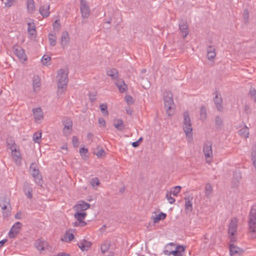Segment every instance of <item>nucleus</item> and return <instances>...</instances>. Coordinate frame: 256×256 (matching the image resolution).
I'll return each instance as SVG.
<instances>
[{
  "instance_id": "obj_30",
  "label": "nucleus",
  "mask_w": 256,
  "mask_h": 256,
  "mask_svg": "<svg viewBox=\"0 0 256 256\" xmlns=\"http://www.w3.org/2000/svg\"><path fill=\"white\" fill-rule=\"evenodd\" d=\"M6 144L8 148L10 150L18 146L16 144L14 140L12 138H7Z\"/></svg>"
},
{
  "instance_id": "obj_22",
  "label": "nucleus",
  "mask_w": 256,
  "mask_h": 256,
  "mask_svg": "<svg viewBox=\"0 0 256 256\" xmlns=\"http://www.w3.org/2000/svg\"><path fill=\"white\" fill-rule=\"evenodd\" d=\"M70 42L68 33H62L61 36L60 43L62 48H64Z\"/></svg>"
},
{
  "instance_id": "obj_35",
  "label": "nucleus",
  "mask_w": 256,
  "mask_h": 256,
  "mask_svg": "<svg viewBox=\"0 0 256 256\" xmlns=\"http://www.w3.org/2000/svg\"><path fill=\"white\" fill-rule=\"evenodd\" d=\"M166 214L165 213L162 212L159 213L158 215L156 216L155 218H154V222L156 223L160 220H164L166 218Z\"/></svg>"
},
{
  "instance_id": "obj_12",
  "label": "nucleus",
  "mask_w": 256,
  "mask_h": 256,
  "mask_svg": "<svg viewBox=\"0 0 256 256\" xmlns=\"http://www.w3.org/2000/svg\"><path fill=\"white\" fill-rule=\"evenodd\" d=\"M22 225L20 222H16L12 226L8 234L10 238H14L19 233Z\"/></svg>"
},
{
  "instance_id": "obj_64",
  "label": "nucleus",
  "mask_w": 256,
  "mask_h": 256,
  "mask_svg": "<svg viewBox=\"0 0 256 256\" xmlns=\"http://www.w3.org/2000/svg\"><path fill=\"white\" fill-rule=\"evenodd\" d=\"M252 160L256 159V150H252Z\"/></svg>"
},
{
  "instance_id": "obj_34",
  "label": "nucleus",
  "mask_w": 256,
  "mask_h": 256,
  "mask_svg": "<svg viewBox=\"0 0 256 256\" xmlns=\"http://www.w3.org/2000/svg\"><path fill=\"white\" fill-rule=\"evenodd\" d=\"M74 238V235L72 233L66 232L64 238H61V240L63 242H70Z\"/></svg>"
},
{
  "instance_id": "obj_20",
  "label": "nucleus",
  "mask_w": 256,
  "mask_h": 256,
  "mask_svg": "<svg viewBox=\"0 0 256 256\" xmlns=\"http://www.w3.org/2000/svg\"><path fill=\"white\" fill-rule=\"evenodd\" d=\"M106 74L111 77L112 80H118V72L116 68L110 69L106 72Z\"/></svg>"
},
{
  "instance_id": "obj_57",
  "label": "nucleus",
  "mask_w": 256,
  "mask_h": 256,
  "mask_svg": "<svg viewBox=\"0 0 256 256\" xmlns=\"http://www.w3.org/2000/svg\"><path fill=\"white\" fill-rule=\"evenodd\" d=\"M104 154V151L102 148H100L96 154L98 158H100L103 156Z\"/></svg>"
},
{
  "instance_id": "obj_56",
  "label": "nucleus",
  "mask_w": 256,
  "mask_h": 256,
  "mask_svg": "<svg viewBox=\"0 0 256 256\" xmlns=\"http://www.w3.org/2000/svg\"><path fill=\"white\" fill-rule=\"evenodd\" d=\"M2 1L6 6H10L12 4V0H2Z\"/></svg>"
},
{
  "instance_id": "obj_51",
  "label": "nucleus",
  "mask_w": 256,
  "mask_h": 256,
  "mask_svg": "<svg viewBox=\"0 0 256 256\" xmlns=\"http://www.w3.org/2000/svg\"><path fill=\"white\" fill-rule=\"evenodd\" d=\"M88 152V150L84 147L81 148L80 150V153L82 156H84Z\"/></svg>"
},
{
  "instance_id": "obj_14",
  "label": "nucleus",
  "mask_w": 256,
  "mask_h": 256,
  "mask_svg": "<svg viewBox=\"0 0 256 256\" xmlns=\"http://www.w3.org/2000/svg\"><path fill=\"white\" fill-rule=\"evenodd\" d=\"M215 96L214 98V104L216 107L217 110L222 112L223 111V106L222 104V96L220 93L216 92H214Z\"/></svg>"
},
{
  "instance_id": "obj_31",
  "label": "nucleus",
  "mask_w": 256,
  "mask_h": 256,
  "mask_svg": "<svg viewBox=\"0 0 256 256\" xmlns=\"http://www.w3.org/2000/svg\"><path fill=\"white\" fill-rule=\"evenodd\" d=\"M86 216V213L85 212H76L74 214V217L78 222L84 220Z\"/></svg>"
},
{
  "instance_id": "obj_1",
  "label": "nucleus",
  "mask_w": 256,
  "mask_h": 256,
  "mask_svg": "<svg viewBox=\"0 0 256 256\" xmlns=\"http://www.w3.org/2000/svg\"><path fill=\"white\" fill-rule=\"evenodd\" d=\"M57 78L58 92L63 94L66 89L68 82V72L64 69H60L58 73Z\"/></svg>"
},
{
  "instance_id": "obj_26",
  "label": "nucleus",
  "mask_w": 256,
  "mask_h": 256,
  "mask_svg": "<svg viewBox=\"0 0 256 256\" xmlns=\"http://www.w3.org/2000/svg\"><path fill=\"white\" fill-rule=\"evenodd\" d=\"M114 126L119 130H122L124 128V125L122 119H116L114 120Z\"/></svg>"
},
{
  "instance_id": "obj_32",
  "label": "nucleus",
  "mask_w": 256,
  "mask_h": 256,
  "mask_svg": "<svg viewBox=\"0 0 256 256\" xmlns=\"http://www.w3.org/2000/svg\"><path fill=\"white\" fill-rule=\"evenodd\" d=\"M200 119L202 121H204L207 117L206 110L205 106H202L200 110Z\"/></svg>"
},
{
  "instance_id": "obj_5",
  "label": "nucleus",
  "mask_w": 256,
  "mask_h": 256,
  "mask_svg": "<svg viewBox=\"0 0 256 256\" xmlns=\"http://www.w3.org/2000/svg\"><path fill=\"white\" fill-rule=\"evenodd\" d=\"M202 151L206 162L210 164L213 158L212 143L210 141L207 140L204 142Z\"/></svg>"
},
{
  "instance_id": "obj_46",
  "label": "nucleus",
  "mask_w": 256,
  "mask_h": 256,
  "mask_svg": "<svg viewBox=\"0 0 256 256\" xmlns=\"http://www.w3.org/2000/svg\"><path fill=\"white\" fill-rule=\"evenodd\" d=\"M166 198L170 204H174L176 201L175 198L172 196V194L169 192L166 193Z\"/></svg>"
},
{
  "instance_id": "obj_23",
  "label": "nucleus",
  "mask_w": 256,
  "mask_h": 256,
  "mask_svg": "<svg viewBox=\"0 0 256 256\" xmlns=\"http://www.w3.org/2000/svg\"><path fill=\"white\" fill-rule=\"evenodd\" d=\"M238 134L242 137L246 138L249 136V130L248 128L244 125L242 128L239 130Z\"/></svg>"
},
{
  "instance_id": "obj_2",
  "label": "nucleus",
  "mask_w": 256,
  "mask_h": 256,
  "mask_svg": "<svg viewBox=\"0 0 256 256\" xmlns=\"http://www.w3.org/2000/svg\"><path fill=\"white\" fill-rule=\"evenodd\" d=\"M248 224L249 232L252 234V237L255 238L256 236H253V234L256 233V204L253 205L251 208Z\"/></svg>"
},
{
  "instance_id": "obj_41",
  "label": "nucleus",
  "mask_w": 256,
  "mask_h": 256,
  "mask_svg": "<svg viewBox=\"0 0 256 256\" xmlns=\"http://www.w3.org/2000/svg\"><path fill=\"white\" fill-rule=\"evenodd\" d=\"M49 41L50 44L52 46H54L56 44V36L52 33H50L48 36Z\"/></svg>"
},
{
  "instance_id": "obj_42",
  "label": "nucleus",
  "mask_w": 256,
  "mask_h": 256,
  "mask_svg": "<svg viewBox=\"0 0 256 256\" xmlns=\"http://www.w3.org/2000/svg\"><path fill=\"white\" fill-rule=\"evenodd\" d=\"M215 124L216 128H220L222 126V120L221 118L219 116H216L215 118Z\"/></svg>"
},
{
  "instance_id": "obj_25",
  "label": "nucleus",
  "mask_w": 256,
  "mask_h": 256,
  "mask_svg": "<svg viewBox=\"0 0 256 256\" xmlns=\"http://www.w3.org/2000/svg\"><path fill=\"white\" fill-rule=\"evenodd\" d=\"M185 248V246L180 245L176 246V249L173 250L174 256H182Z\"/></svg>"
},
{
  "instance_id": "obj_3",
  "label": "nucleus",
  "mask_w": 256,
  "mask_h": 256,
  "mask_svg": "<svg viewBox=\"0 0 256 256\" xmlns=\"http://www.w3.org/2000/svg\"><path fill=\"white\" fill-rule=\"evenodd\" d=\"M183 130L187 138H192V128L189 113L188 111L184 112Z\"/></svg>"
},
{
  "instance_id": "obj_36",
  "label": "nucleus",
  "mask_w": 256,
  "mask_h": 256,
  "mask_svg": "<svg viewBox=\"0 0 256 256\" xmlns=\"http://www.w3.org/2000/svg\"><path fill=\"white\" fill-rule=\"evenodd\" d=\"M50 60H51L50 56L48 55L44 54L43 56L41 58V61L44 66H48L50 64Z\"/></svg>"
},
{
  "instance_id": "obj_19",
  "label": "nucleus",
  "mask_w": 256,
  "mask_h": 256,
  "mask_svg": "<svg viewBox=\"0 0 256 256\" xmlns=\"http://www.w3.org/2000/svg\"><path fill=\"white\" fill-rule=\"evenodd\" d=\"M90 207V204L84 201H82L80 204H76L74 208L78 211H84L88 210Z\"/></svg>"
},
{
  "instance_id": "obj_48",
  "label": "nucleus",
  "mask_w": 256,
  "mask_h": 256,
  "mask_svg": "<svg viewBox=\"0 0 256 256\" xmlns=\"http://www.w3.org/2000/svg\"><path fill=\"white\" fill-rule=\"evenodd\" d=\"M53 27L54 30L58 31L60 28V21L58 20H56L53 23Z\"/></svg>"
},
{
  "instance_id": "obj_39",
  "label": "nucleus",
  "mask_w": 256,
  "mask_h": 256,
  "mask_svg": "<svg viewBox=\"0 0 256 256\" xmlns=\"http://www.w3.org/2000/svg\"><path fill=\"white\" fill-rule=\"evenodd\" d=\"M181 189L182 187L180 186H176L173 187L169 192L174 196H177Z\"/></svg>"
},
{
  "instance_id": "obj_16",
  "label": "nucleus",
  "mask_w": 256,
  "mask_h": 256,
  "mask_svg": "<svg viewBox=\"0 0 256 256\" xmlns=\"http://www.w3.org/2000/svg\"><path fill=\"white\" fill-rule=\"evenodd\" d=\"M33 114L35 121L38 123L44 118L43 112L40 108L32 109Z\"/></svg>"
},
{
  "instance_id": "obj_11",
  "label": "nucleus",
  "mask_w": 256,
  "mask_h": 256,
  "mask_svg": "<svg viewBox=\"0 0 256 256\" xmlns=\"http://www.w3.org/2000/svg\"><path fill=\"white\" fill-rule=\"evenodd\" d=\"M11 154L12 159L14 161L16 164L18 166L21 165L22 158L21 153L18 146L11 150Z\"/></svg>"
},
{
  "instance_id": "obj_7",
  "label": "nucleus",
  "mask_w": 256,
  "mask_h": 256,
  "mask_svg": "<svg viewBox=\"0 0 256 256\" xmlns=\"http://www.w3.org/2000/svg\"><path fill=\"white\" fill-rule=\"evenodd\" d=\"M12 51L20 61L24 62L27 60V56L24 50L17 44L13 46Z\"/></svg>"
},
{
  "instance_id": "obj_21",
  "label": "nucleus",
  "mask_w": 256,
  "mask_h": 256,
  "mask_svg": "<svg viewBox=\"0 0 256 256\" xmlns=\"http://www.w3.org/2000/svg\"><path fill=\"white\" fill-rule=\"evenodd\" d=\"M24 191L28 198L30 199L32 198V190L28 183L26 182H24Z\"/></svg>"
},
{
  "instance_id": "obj_45",
  "label": "nucleus",
  "mask_w": 256,
  "mask_h": 256,
  "mask_svg": "<svg viewBox=\"0 0 256 256\" xmlns=\"http://www.w3.org/2000/svg\"><path fill=\"white\" fill-rule=\"evenodd\" d=\"M42 137L41 132H36L34 134L33 140L34 142L39 143Z\"/></svg>"
},
{
  "instance_id": "obj_63",
  "label": "nucleus",
  "mask_w": 256,
  "mask_h": 256,
  "mask_svg": "<svg viewBox=\"0 0 256 256\" xmlns=\"http://www.w3.org/2000/svg\"><path fill=\"white\" fill-rule=\"evenodd\" d=\"M56 256H70V255L68 254L65 253V252H60Z\"/></svg>"
},
{
  "instance_id": "obj_10",
  "label": "nucleus",
  "mask_w": 256,
  "mask_h": 256,
  "mask_svg": "<svg viewBox=\"0 0 256 256\" xmlns=\"http://www.w3.org/2000/svg\"><path fill=\"white\" fill-rule=\"evenodd\" d=\"M80 10L84 18H88L90 14V9L86 0H80Z\"/></svg>"
},
{
  "instance_id": "obj_60",
  "label": "nucleus",
  "mask_w": 256,
  "mask_h": 256,
  "mask_svg": "<svg viewBox=\"0 0 256 256\" xmlns=\"http://www.w3.org/2000/svg\"><path fill=\"white\" fill-rule=\"evenodd\" d=\"M164 253L165 255L166 256H170L172 254L174 256V252L173 250H164Z\"/></svg>"
},
{
  "instance_id": "obj_8",
  "label": "nucleus",
  "mask_w": 256,
  "mask_h": 256,
  "mask_svg": "<svg viewBox=\"0 0 256 256\" xmlns=\"http://www.w3.org/2000/svg\"><path fill=\"white\" fill-rule=\"evenodd\" d=\"M238 228V220L234 218L231 220L228 229V234L232 241L234 240L233 236L235 234Z\"/></svg>"
},
{
  "instance_id": "obj_62",
  "label": "nucleus",
  "mask_w": 256,
  "mask_h": 256,
  "mask_svg": "<svg viewBox=\"0 0 256 256\" xmlns=\"http://www.w3.org/2000/svg\"><path fill=\"white\" fill-rule=\"evenodd\" d=\"M125 100L128 102H131L132 100V98L130 96H125Z\"/></svg>"
},
{
  "instance_id": "obj_29",
  "label": "nucleus",
  "mask_w": 256,
  "mask_h": 256,
  "mask_svg": "<svg viewBox=\"0 0 256 256\" xmlns=\"http://www.w3.org/2000/svg\"><path fill=\"white\" fill-rule=\"evenodd\" d=\"M179 28L180 32H187L188 26L186 20H182L179 23Z\"/></svg>"
},
{
  "instance_id": "obj_37",
  "label": "nucleus",
  "mask_w": 256,
  "mask_h": 256,
  "mask_svg": "<svg viewBox=\"0 0 256 256\" xmlns=\"http://www.w3.org/2000/svg\"><path fill=\"white\" fill-rule=\"evenodd\" d=\"M110 246V242H105L101 245L100 250L104 254L108 252Z\"/></svg>"
},
{
  "instance_id": "obj_24",
  "label": "nucleus",
  "mask_w": 256,
  "mask_h": 256,
  "mask_svg": "<svg viewBox=\"0 0 256 256\" xmlns=\"http://www.w3.org/2000/svg\"><path fill=\"white\" fill-rule=\"evenodd\" d=\"M50 6H42L40 8V12L42 16L44 18L48 17L50 14Z\"/></svg>"
},
{
  "instance_id": "obj_13",
  "label": "nucleus",
  "mask_w": 256,
  "mask_h": 256,
  "mask_svg": "<svg viewBox=\"0 0 256 256\" xmlns=\"http://www.w3.org/2000/svg\"><path fill=\"white\" fill-rule=\"evenodd\" d=\"M34 245L36 248L40 252L48 249V242L42 238L38 239L35 242Z\"/></svg>"
},
{
  "instance_id": "obj_4",
  "label": "nucleus",
  "mask_w": 256,
  "mask_h": 256,
  "mask_svg": "<svg viewBox=\"0 0 256 256\" xmlns=\"http://www.w3.org/2000/svg\"><path fill=\"white\" fill-rule=\"evenodd\" d=\"M30 172L35 182L37 184L42 186V176L35 163L32 162L31 164L30 167Z\"/></svg>"
},
{
  "instance_id": "obj_33",
  "label": "nucleus",
  "mask_w": 256,
  "mask_h": 256,
  "mask_svg": "<svg viewBox=\"0 0 256 256\" xmlns=\"http://www.w3.org/2000/svg\"><path fill=\"white\" fill-rule=\"evenodd\" d=\"M2 210V216L4 218H6L10 215V206H0Z\"/></svg>"
},
{
  "instance_id": "obj_58",
  "label": "nucleus",
  "mask_w": 256,
  "mask_h": 256,
  "mask_svg": "<svg viewBox=\"0 0 256 256\" xmlns=\"http://www.w3.org/2000/svg\"><path fill=\"white\" fill-rule=\"evenodd\" d=\"M244 112L247 114H250L251 113V109L249 106L245 105L244 107Z\"/></svg>"
},
{
  "instance_id": "obj_52",
  "label": "nucleus",
  "mask_w": 256,
  "mask_h": 256,
  "mask_svg": "<svg viewBox=\"0 0 256 256\" xmlns=\"http://www.w3.org/2000/svg\"><path fill=\"white\" fill-rule=\"evenodd\" d=\"M2 205L6 206H10L9 200L6 198H4V200H2L0 202V206H2Z\"/></svg>"
},
{
  "instance_id": "obj_49",
  "label": "nucleus",
  "mask_w": 256,
  "mask_h": 256,
  "mask_svg": "<svg viewBox=\"0 0 256 256\" xmlns=\"http://www.w3.org/2000/svg\"><path fill=\"white\" fill-rule=\"evenodd\" d=\"M90 184L93 187L98 186L100 184V181L98 178H92L90 182Z\"/></svg>"
},
{
  "instance_id": "obj_53",
  "label": "nucleus",
  "mask_w": 256,
  "mask_h": 256,
  "mask_svg": "<svg viewBox=\"0 0 256 256\" xmlns=\"http://www.w3.org/2000/svg\"><path fill=\"white\" fill-rule=\"evenodd\" d=\"M72 144L74 146H78V140L76 136H73L72 137Z\"/></svg>"
},
{
  "instance_id": "obj_15",
  "label": "nucleus",
  "mask_w": 256,
  "mask_h": 256,
  "mask_svg": "<svg viewBox=\"0 0 256 256\" xmlns=\"http://www.w3.org/2000/svg\"><path fill=\"white\" fill-rule=\"evenodd\" d=\"M230 253L231 256H241L244 250L234 244H230L229 246Z\"/></svg>"
},
{
  "instance_id": "obj_28",
  "label": "nucleus",
  "mask_w": 256,
  "mask_h": 256,
  "mask_svg": "<svg viewBox=\"0 0 256 256\" xmlns=\"http://www.w3.org/2000/svg\"><path fill=\"white\" fill-rule=\"evenodd\" d=\"M27 8L30 13H32L34 11L35 6L34 0H27Z\"/></svg>"
},
{
  "instance_id": "obj_9",
  "label": "nucleus",
  "mask_w": 256,
  "mask_h": 256,
  "mask_svg": "<svg viewBox=\"0 0 256 256\" xmlns=\"http://www.w3.org/2000/svg\"><path fill=\"white\" fill-rule=\"evenodd\" d=\"M64 126L63 132L64 136L70 135L72 130V121L70 118H66L62 122Z\"/></svg>"
},
{
  "instance_id": "obj_27",
  "label": "nucleus",
  "mask_w": 256,
  "mask_h": 256,
  "mask_svg": "<svg viewBox=\"0 0 256 256\" xmlns=\"http://www.w3.org/2000/svg\"><path fill=\"white\" fill-rule=\"evenodd\" d=\"M192 198H186V202H185V209L186 210H188L190 212H192Z\"/></svg>"
},
{
  "instance_id": "obj_61",
  "label": "nucleus",
  "mask_w": 256,
  "mask_h": 256,
  "mask_svg": "<svg viewBox=\"0 0 256 256\" xmlns=\"http://www.w3.org/2000/svg\"><path fill=\"white\" fill-rule=\"evenodd\" d=\"M207 52H215V48L214 46H208L206 48Z\"/></svg>"
},
{
  "instance_id": "obj_38",
  "label": "nucleus",
  "mask_w": 256,
  "mask_h": 256,
  "mask_svg": "<svg viewBox=\"0 0 256 256\" xmlns=\"http://www.w3.org/2000/svg\"><path fill=\"white\" fill-rule=\"evenodd\" d=\"M212 187L210 184H206L205 186V195L209 196L212 193Z\"/></svg>"
},
{
  "instance_id": "obj_44",
  "label": "nucleus",
  "mask_w": 256,
  "mask_h": 256,
  "mask_svg": "<svg viewBox=\"0 0 256 256\" xmlns=\"http://www.w3.org/2000/svg\"><path fill=\"white\" fill-rule=\"evenodd\" d=\"M28 32H30L31 30L36 32V26L32 20L28 22Z\"/></svg>"
},
{
  "instance_id": "obj_55",
  "label": "nucleus",
  "mask_w": 256,
  "mask_h": 256,
  "mask_svg": "<svg viewBox=\"0 0 256 256\" xmlns=\"http://www.w3.org/2000/svg\"><path fill=\"white\" fill-rule=\"evenodd\" d=\"M78 245L82 251L86 250V248H85V246H84V240L78 242Z\"/></svg>"
},
{
  "instance_id": "obj_6",
  "label": "nucleus",
  "mask_w": 256,
  "mask_h": 256,
  "mask_svg": "<svg viewBox=\"0 0 256 256\" xmlns=\"http://www.w3.org/2000/svg\"><path fill=\"white\" fill-rule=\"evenodd\" d=\"M172 96V94L170 92L166 91L164 93V108L168 116L171 115L170 110L172 108L174 104Z\"/></svg>"
},
{
  "instance_id": "obj_18",
  "label": "nucleus",
  "mask_w": 256,
  "mask_h": 256,
  "mask_svg": "<svg viewBox=\"0 0 256 256\" xmlns=\"http://www.w3.org/2000/svg\"><path fill=\"white\" fill-rule=\"evenodd\" d=\"M41 86L40 78L38 76H34L32 78V86L34 92H38Z\"/></svg>"
},
{
  "instance_id": "obj_54",
  "label": "nucleus",
  "mask_w": 256,
  "mask_h": 256,
  "mask_svg": "<svg viewBox=\"0 0 256 256\" xmlns=\"http://www.w3.org/2000/svg\"><path fill=\"white\" fill-rule=\"evenodd\" d=\"M98 124L100 125V126L104 127L106 126L105 120L102 118H99Z\"/></svg>"
},
{
  "instance_id": "obj_59",
  "label": "nucleus",
  "mask_w": 256,
  "mask_h": 256,
  "mask_svg": "<svg viewBox=\"0 0 256 256\" xmlns=\"http://www.w3.org/2000/svg\"><path fill=\"white\" fill-rule=\"evenodd\" d=\"M91 244L90 242L84 240V246H85L84 247L86 248V250L91 246Z\"/></svg>"
},
{
  "instance_id": "obj_17",
  "label": "nucleus",
  "mask_w": 256,
  "mask_h": 256,
  "mask_svg": "<svg viewBox=\"0 0 256 256\" xmlns=\"http://www.w3.org/2000/svg\"><path fill=\"white\" fill-rule=\"evenodd\" d=\"M115 84L120 92L123 93L128 90V86L122 79H118L115 82Z\"/></svg>"
},
{
  "instance_id": "obj_50",
  "label": "nucleus",
  "mask_w": 256,
  "mask_h": 256,
  "mask_svg": "<svg viewBox=\"0 0 256 256\" xmlns=\"http://www.w3.org/2000/svg\"><path fill=\"white\" fill-rule=\"evenodd\" d=\"M216 56V52H207V58L208 60H213Z\"/></svg>"
},
{
  "instance_id": "obj_47",
  "label": "nucleus",
  "mask_w": 256,
  "mask_h": 256,
  "mask_svg": "<svg viewBox=\"0 0 256 256\" xmlns=\"http://www.w3.org/2000/svg\"><path fill=\"white\" fill-rule=\"evenodd\" d=\"M243 19L244 22L247 24L248 22L249 12L248 10H244L243 12Z\"/></svg>"
},
{
  "instance_id": "obj_43",
  "label": "nucleus",
  "mask_w": 256,
  "mask_h": 256,
  "mask_svg": "<svg viewBox=\"0 0 256 256\" xmlns=\"http://www.w3.org/2000/svg\"><path fill=\"white\" fill-rule=\"evenodd\" d=\"M248 94L253 98L254 101L256 103V90L254 88H250Z\"/></svg>"
},
{
  "instance_id": "obj_40",
  "label": "nucleus",
  "mask_w": 256,
  "mask_h": 256,
  "mask_svg": "<svg viewBox=\"0 0 256 256\" xmlns=\"http://www.w3.org/2000/svg\"><path fill=\"white\" fill-rule=\"evenodd\" d=\"M100 108L104 115L107 116L108 114V106L106 104H100Z\"/></svg>"
}]
</instances>
